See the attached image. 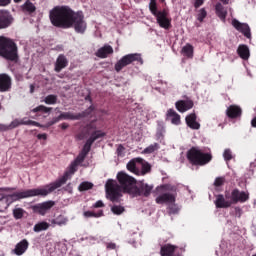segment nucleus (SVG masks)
I'll list each match as a JSON object with an SVG mask.
<instances>
[{"mask_svg":"<svg viewBox=\"0 0 256 256\" xmlns=\"http://www.w3.org/2000/svg\"><path fill=\"white\" fill-rule=\"evenodd\" d=\"M50 23L58 29L73 28L76 33L84 35L87 21L83 12H75L69 6H56L49 12Z\"/></svg>","mask_w":256,"mask_h":256,"instance_id":"nucleus-1","label":"nucleus"},{"mask_svg":"<svg viewBox=\"0 0 256 256\" xmlns=\"http://www.w3.org/2000/svg\"><path fill=\"white\" fill-rule=\"evenodd\" d=\"M116 177L118 182L108 179L105 184L107 199L112 203H119V199L123 197V193L132 195L135 185H137V180L123 171L118 172Z\"/></svg>","mask_w":256,"mask_h":256,"instance_id":"nucleus-2","label":"nucleus"},{"mask_svg":"<svg viewBox=\"0 0 256 256\" xmlns=\"http://www.w3.org/2000/svg\"><path fill=\"white\" fill-rule=\"evenodd\" d=\"M78 166L79 164L74 160V162H72L70 165V170L66 171L64 175L56 182L50 184L49 186H46V188H36L25 190L22 192H16L8 195V199H11V201H20V199H27L29 197H47L49 193H53L55 189H59V187L65 185L67 183V180L71 178V175H73L77 171Z\"/></svg>","mask_w":256,"mask_h":256,"instance_id":"nucleus-3","label":"nucleus"},{"mask_svg":"<svg viewBox=\"0 0 256 256\" xmlns=\"http://www.w3.org/2000/svg\"><path fill=\"white\" fill-rule=\"evenodd\" d=\"M246 201H249V193L235 188L231 192L225 191L224 195H216L214 205L216 209H229L232 205H237V203H246Z\"/></svg>","mask_w":256,"mask_h":256,"instance_id":"nucleus-4","label":"nucleus"},{"mask_svg":"<svg viewBox=\"0 0 256 256\" xmlns=\"http://www.w3.org/2000/svg\"><path fill=\"white\" fill-rule=\"evenodd\" d=\"M0 57L7 61L17 63L19 61V49L17 44L11 38L0 36Z\"/></svg>","mask_w":256,"mask_h":256,"instance_id":"nucleus-5","label":"nucleus"},{"mask_svg":"<svg viewBox=\"0 0 256 256\" xmlns=\"http://www.w3.org/2000/svg\"><path fill=\"white\" fill-rule=\"evenodd\" d=\"M187 159L191 165L203 167V165L211 163L213 155L211 153H204L199 147H192L187 152Z\"/></svg>","mask_w":256,"mask_h":256,"instance_id":"nucleus-6","label":"nucleus"},{"mask_svg":"<svg viewBox=\"0 0 256 256\" xmlns=\"http://www.w3.org/2000/svg\"><path fill=\"white\" fill-rule=\"evenodd\" d=\"M135 61L143 64V58H141V54H138V53L127 54L123 56L118 62H116L114 69L116 73H120V71L125 69V67L129 65H133Z\"/></svg>","mask_w":256,"mask_h":256,"instance_id":"nucleus-7","label":"nucleus"},{"mask_svg":"<svg viewBox=\"0 0 256 256\" xmlns=\"http://www.w3.org/2000/svg\"><path fill=\"white\" fill-rule=\"evenodd\" d=\"M154 187L153 184H147L144 181L136 182L131 195L133 197H150Z\"/></svg>","mask_w":256,"mask_h":256,"instance_id":"nucleus-8","label":"nucleus"},{"mask_svg":"<svg viewBox=\"0 0 256 256\" xmlns=\"http://www.w3.org/2000/svg\"><path fill=\"white\" fill-rule=\"evenodd\" d=\"M95 111V106L91 105L89 108H87L86 110L74 114L71 112H62L60 114L61 119L63 120H69V121H79L81 119H85V117H89L91 115V113H93Z\"/></svg>","mask_w":256,"mask_h":256,"instance_id":"nucleus-9","label":"nucleus"},{"mask_svg":"<svg viewBox=\"0 0 256 256\" xmlns=\"http://www.w3.org/2000/svg\"><path fill=\"white\" fill-rule=\"evenodd\" d=\"M151 13L152 15H154V17H156V21L162 29L169 30V28L171 27V19L167 17V15H169V13H167V10L164 9L162 11H158L156 8L155 12Z\"/></svg>","mask_w":256,"mask_h":256,"instance_id":"nucleus-10","label":"nucleus"},{"mask_svg":"<svg viewBox=\"0 0 256 256\" xmlns=\"http://www.w3.org/2000/svg\"><path fill=\"white\" fill-rule=\"evenodd\" d=\"M107 135L105 132L98 130L91 133L90 137L87 139L80 153H84V155H89L91 151V147L97 141V139H101Z\"/></svg>","mask_w":256,"mask_h":256,"instance_id":"nucleus-11","label":"nucleus"},{"mask_svg":"<svg viewBox=\"0 0 256 256\" xmlns=\"http://www.w3.org/2000/svg\"><path fill=\"white\" fill-rule=\"evenodd\" d=\"M52 207H55V201L49 200L46 202H42L31 207L33 213H37L38 215H46L47 211H49Z\"/></svg>","mask_w":256,"mask_h":256,"instance_id":"nucleus-12","label":"nucleus"},{"mask_svg":"<svg viewBox=\"0 0 256 256\" xmlns=\"http://www.w3.org/2000/svg\"><path fill=\"white\" fill-rule=\"evenodd\" d=\"M232 26L234 27V29H236V31H239V33H242L244 37H246L247 39H251V28L249 27V24L241 23L236 18H233Z\"/></svg>","mask_w":256,"mask_h":256,"instance_id":"nucleus-13","label":"nucleus"},{"mask_svg":"<svg viewBox=\"0 0 256 256\" xmlns=\"http://www.w3.org/2000/svg\"><path fill=\"white\" fill-rule=\"evenodd\" d=\"M13 24V15L9 10L0 9V29H7Z\"/></svg>","mask_w":256,"mask_h":256,"instance_id":"nucleus-14","label":"nucleus"},{"mask_svg":"<svg viewBox=\"0 0 256 256\" xmlns=\"http://www.w3.org/2000/svg\"><path fill=\"white\" fill-rule=\"evenodd\" d=\"M12 80L9 74H0V93H7L11 91Z\"/></svg>","mask_w":256,"mask_h":256,"instance_id":"nucleus-15","label":"nucleus"},{"mask_svg":"<svg viewBox=\"0 0 256 256\" xmlns=\"http://www.w3.org/2000/svg\"><path fill=\"white\" fill-rule=\"evenodd\" d=\"M68 66L69 60L67 59V56L65 54H60L54 64V71L56 73H61V71H63V69H66V67Z\"/></svg>","mask_w":256,"mask_h":256,"instance_id":"nucleus-16","label":"nucleus"},{"mask_svg":"<svg viewBox=\"0 0 256 256\" xmlns=\"http://www.w3.org/2000/svg\"><path fill=\"white\" fill-rule=\"evenodd\" d=\"M193 100H179L175 103V107L179 113H185V111H189V109H193Z\"/></svg>","mask_w":256,"mask_h":256,"instance_id":"nucleus-17","label":"nucleus"},{"mask_svg":"<svg viewBox=\"0 0 256 256\" xmlns=\"http://www.w3.org/2000/svg\"><path fill=\"white\" fill-rule=\"evenodd\" d=\"M226 115L229 119H237L243 115V110L238 105H230L226 110Z\"/></svg>","mask_w":256,"mask_h":256,"instance_id":"nucleus-18","label":"nucleus"},{"mask_svg":"<svg viewBox=\"0 0 256 256\" xmlns=\"http://www.w3.org/2000/svg\"><path fill=\"white\" fill-rule=\"evenodd\" d=\"M109 55H113V47L109 44H105L96 52V57H99V59H107Z\"/></svg>","mask_w":256,"mask_h":256,"instance_id":"nucleus-19","label":"nucleus"},{"mask_svg":"<svg viewBox=\"0 0 256 256\" xmlns=\"http://www.w3.org/2000/svg\"><path fill=\"white\" fill-rule=\"evenodd\" d=\"M185 121H186V125L190 129H194V130L201 129V124H199V122H197V114L191 113V114L187 115L185 118Z\"/></svg>","mask_w":256,"mask_h":256,"instance_id":"nucleus-20","label":"nucleus"},{"mask_svg":"<svg viewBox=\"0 0 256 256\" xmlns=\"http://www.w3.org/2000/svg\"><path fill=\"white\" fill-rule=\"evenodd\" d=\"M175 194L164 193L156 197L155 201L158 205H163L165 203H175Z\"/></svg>","mask_w":256,"mask_h":256,"instance_id":"nucleus-21","label":"nucleus"},{"mask_svg":"<svg viewBox=\"0 0 256 256\" xmlns=\"http://www.w3.org/2000/svg\"><path fill=\"white\" fill-rule=\"evenodd\" d=\"M29 249V241L27 239L21 240L19 243L16 244L14 248L15 255L21 256Z\"/></svg>","mask_w":256,"mask_h":256,"instance_id":"nucleus-22","label":"nucleus"},{"mask_svg":"<svg viewBox=\"0 0 256 256\" xmlns=\"http://www.w3.org/2000/svg\"><path fill=\"white\" fill-rule=\"evenodd\" d=\"M137 163H143V158H134L130 160L127 163V169L130 171V173H134V175H138L139 173V168H137Z\"/></svg>","mask_w":256,"mask_h":256,"instance_id":"nucleus-23","label":"nucleus"},{"mask_svg":"<svg viewBox=\"0 0 256 256\" xmlns=\"http://www.w3.org/2000/svg\"><path fill=\"white\" fill-rule=\"evenodd\" d=\"M21 10L26 15H33L37 11V6L33 4V2L26 0L24 4L21 5Z\"/></svg>","mask_w":256,"mask_h":256,"instance_id":"nucleus-24","label":"nucleus"},{"mask_svg":"<svg viewBox=\"0 0 256 256\" xmlns=\"http://www.w3.org/2000/svg\"><path fill=\"white\" fill-rule=\"evenodd\" d=\"M215 12H216L217 17H219V19L221 21H223V23H225V21L227 19V8H225V6H223V4L217 3L215 6Z\"/></svg>","mask_w":256,"mask_h":256,"instance_id":"nucleus-25","label":"nucleus"},{"mask_svg":"<svg viewBox=\"0 0 256 256\" xmlns=\"http://www.w3.org/2000/svg\"><path fill=\"white\" fill-rule=\"evenodd\" d=\"M237 53L241 59H244V61H247L250 57L249 47L245 44L238 46Z\"/></svg>","mask_w":256,"mask_h":256,"instance_id":"nucleus-26","label":"nucleus"},{"mask_svg":"<svg viewBox=\"0 0 256 256\" xmlns=\"http://www.w3.org/2000/svg\"><path fill=\"white\" fill-rule=\"evenodd\" d=\"M167 117H172L171 123L173 125H181V115H179L174 109H168Z\"/></svg>","mask_w":256,"mask_h":256,"instance_id":"nucleus-27","label":"nucleus"},{"mask_svg":"<svg viewBox=\"0 0 256 256\" xmlns=\"http://www.w3.org/2000/svg\"><path fill=\"white\" fill-rule=\"evenodd\" d=\"M140 165L142 166L141 170H138L137 175H147V173H151V164L149 162H146L145 160H142L140 162Z\"/></svg>","mask_w":256,"mask_h":256,"instance_id":"nucleus-28","label":"nucleus"},{"mask_svg":"<svg viewBox=\"0 0 256 256\" xmlns=\"http://www.w3.org/2000/svg\"><path fill=\"white\" fill-rule=\"evenodd\" d=\"M193 52L194 48L193 45L187 43L183 48H182V54L185 57H188V59H193Z\"/></svg>","mask_w":256,"mask_h":256,"instance_id":"nucleus-29","label":"nucleus"},{"mask_svg":"<svg viewBox=\"0 0 256 256\" xmlns=\"http://www.w3.org/2000/svg\"><path fill=\"white\" fill-rule=\"evenodd\" d=\"M69 219L64 215H59L55 219L51 220L52 225H59V227L63 225H67Z\"/></svg>","mask_w":256,"mask_h":256,"instance_id":"nucleus-30","label":"nucleus"},{"mask_svg":"<svg viewBox=\"0 0 256 256\" xmlns=\"http://www.w3.org/2000/svg\"><path fill=\"white\" fill-rule=\"evenodd\" d=\"M47 229H49V223L40 222L38 224H35L33 231H35V233H41V231H47Z\"/></svg>","mask_w":256,"mask_h":256,"instance_id":"nucleus-31","label":"nucleus"},{"mask_svg":"<svg viewBox=\"0 0 256 256\" xmlns=\"http://www.w3.org/2000/svg\"><path fill=\"white\" fill-rule=\"evenodd\" d=\"M51 111H53V108H49L45 105H39L32 109V113H51Z\"/></svg>","mask_w":256,"mask_h":256,"instance_id":"nucleus-32","label":"nucleus"},{"mask_svg":"<svg viewBox=\"0 0 256 256\" xmlns=\"http://www.w3.org/2000/svg\"><path fill=\"white\" fill-rule=\"evenodd\" d=\"M20 125H30V126H33V127H44L39 122L33 121V120H27V118L21 119L20 120Z\"/></svg>","mask_w":256,"mask_h":256,"instance_id":"nucleus-33","label":"nucleus"},{"mask_svg":"<svg viewBox=\"0 0 256 256\" xmlns=\"http://www.w3.org/2000/svg\"><path fill=\"white\" fill-rule=\"evenodd\" d=\"M44 103H46V105H55L57 103V95L50 94L46 96Z\"/></svg>","mask_w":256,"mask_h":256,"instance_id":"nucleus-34","label":"nucleus"},{"mask_svg":"<svg viewBox=\"0 0 256 256\" xmlns=\"http://www.w3.org/2000/svg\"><path fill=\"white\" fill-rule=\"evenodd\" d=\"M84 217H86V218H89V217H95V218L103 217V210H100L97 213H95L93 211H86V212H84Z\"/></svg>","mask_w":256,"mask_h":256,"instance_id":"nucleus-35","label":"nucleus"},{"mask_svg":"<svg viewBox=\"0 0 256 256\" xmlns=\"http://www.w3.org/2000/svg\"><path fill=\"white\" fill-rule=\"evenodd\" d=\"M111 211L114 215H121L125 213V207L119 206V205H114L111 207Z\"/></svg>","mask_w":256,"mask_h":256,"instance_id":"nucleus-36","label":"nucleus"},{"mask_svg":"<svg viewBox=\"0 0 256 256\" xmlns=\"http://www.w3.org/2000/svg\"><path fill=\"white\" fill-rule=\"evenodd\" d=\"M97 120H92L90 123H88L86 125V129L88 131V133H91V131H93V133H95V131H99L97 130Z\"/></svg>","mask_w":256,"mask_h":256,"instance_id":"nucleus-37","label":"nucleus"},{"mask_svg":"<svg viewBox=\"0 0 256 256\" xmlns=\"http://www.w3.org/2000/svg\"><path fill=\"white\" fill-rule=\"evenodd\" d=\"M25 211L22 208H16L13 210L14 219H23Z\"/></svg>","mask_w":256,"mask_h":256,"instance_id":"nucleus-38","label":"nucleus"},{"mask_svg":"<svg viewBox=\"0 0 256 256\" xmlns=\"http://www.w3.org/2000/svg\"><path fill=\"white\" fill-rule=\"evenodd\" d=\"M205 17H207V10H205V8H202L198 11V14H197V20L200 22V23H203V21L205 20Z\"/></svg>","mask_w":256,"mask_h":256,"instance_id":"nucleus-39","label":"nucleus"},{"mask_svg":"<svg viewBox=\"0 0 256 256\" xmlns=\"http://www.w3.org/2000/svg\"><path fill=\"white\" fill-rule=\"evenodd\" d=\"M93 187V183L91 182H82L78 189L79 191H89V189H91Z\"/></svg>","mask_w":256,"mask_h":256,"instance_id":"nucleus-40","label":"nucleus"},{"mask_svg":"<svg viewBox=\"0 0 256 256\" xmlns=\"http://www.w3.org/2000/svg\"><path fill=\"white\" fill-rule=\"evenodd\" d=\"M170 215H177L179 213V207L175 203H171L168 207Z\"/></svg>","mask_w":256,"mask_h":256,"instance_id":"nucleus-41","label":"nucleus"},{"mask_svg":"<svg viewBox=\"0 0 256 256\" xmlns=\"http://www.w3.org/2000/svg\"><path fill=\"white\" fill-rule=\"evenodd\" d=\"M157 149H159V144L154 143V144H151L150 146H148L147 148H145L144 151L146 153H155V151H157Z\"/></svg>","mask_w":256,"mask_h":256,"instance_id":"nucleus-42","label":"nucleus"},{"mask_svg":"<svg viewBox=\"0 0 256 256\" xmlns=\"http://www.w3.org/2000/svg\"><path fill=\"white\" fill-rule=\"evenodd\" d=\"M161 189H164V191H171L172 193H175L177 191V186L171 184H164L161 186Z\"/></svg>","mask_w":256,"mask_h":256,"instance_id":"nucleus-43","label":"nucleus"},{"mask_svg":"<svg viewBox=\"0 0 256 256\" xmlns=\"http://www.w3.org/2000/svg\"><path fill=\"white\" fill-rule=\"evenodd\" d=\"M21 125V120L15 119L8 125V130L11 131L13 129H17Z\"/></svg>","mask_w":256,"mask_h":256,"instance_id":"nucleus-44","label":"nucleus"},{"mask_svg":"<svg viewBox=\"0 0 256 256\" xmlns=\"http://www.w3.org/2000/svg\"><path fill=\"white\" fill-rule=\"evenodd\" d=\"M223 157L225 161H231V159H233V152L231 151V149H225Z\"/></svg>","mask_w":256,"mask_h":256,"instance_id":"nucleus-45","label":"nucleus"},{"mask_svg":"<svg viewBox=\"0 0 256 256\" xmlns=\"http://www.w3.org/2000/svg\"><path fill=\"white\" fill-rule=\"evenodd\" d=\"M59 121H62L61 115L54 117L51 121L47 122L44 127H52V125L59 123Z\"/></svg>","mask_w":256,"mask_h":256,"instance_id":"nucleus-46","label":"nucleus"},{"mask_svg":"<svg viewBox=\"0 0 256 256\" xmlns=\"http://www.w3.org/2000/svg\"><path fill=\"white\" fill-rule=\"evenodd\" d=\"M225 185V177H217L214 181V187H222Z\"/></svg>","mask_w":256,"mask_h":256,"instance_id":"nucleus-47","label":"nucleus"},{"mask_svg":"<svg viewBox=\"0 0 256 256\" xmlns=\"http://www.w3.org/2000/svg\"><path fill=\"white\" fill-rule=\"evenodd\" d=\"M86 157H87V154L80 152L74 161L76 163H78V165H81V163H83V161H85Z\"/></svg>","mask_w":256,"mask_h":256,"instance_id":"nucleus-48","label":"nucleus"},{"mask_svg":"<svg viewBox=\"0 0 256 256\" xmlns=\"http://www.w3.org/2000/svg\"><path fill=\"white\" fill-rule=\"evenodd\" d=\"M149 9L150 13H155V9H157V0H150Z\"/></svg>","mask_w":256,"mask_h":256,"instance_id":"nucleus-49","label":"nucleus"},{"mask_svg":"<svg viewBox=\"0 0 256 256\" xmlns=\"http://www.w3.org/2000/svg\"><path fill=\"white\" fill-rule=\"evenodd\" d=\"M234 215H235V217L241 218V215H243V210L239 207H235Z\"/></svg>","mask_w":256,"mask_h":256,"instance_id":"nucleus-50","label":"nucleus"},{"mask_svg":"<svg viewBox=\"0 0 256 256\" xmlns=\"http://www.w3.org/2000/svg\"><path fill=\"white\" fill-rule=\"evenodd\" d=\"M94 209H99L101 207H105V204L103 203V201L98 200L96 203L93 204Z\"/></svg>","mask_w":256,"mask_h":256,"instance_id":"nucleus-51","label":"nucleus"},{"mask_svg":"<svg viewBox=\"0 0 256 256\" xmlns=\"http://www.w3.org/2000/svg\"><path fill=\"white\" fill-rule=\"evenodd\" d=\"M203 3H205L204 0H195V2H194L195 9H199L201 7V5H203Z\"/></svg>","mask_w":256,"mask_h":256,"instance_id":"nucleus-52","label":"nucleus"},{"mask_svg":"<svg viewBox=\"0 0 256 256\" xmlns=\"http://www.w3.org/2000/svg\"><path fill=\"white\" fill-rule=\"evenodd\" d=\"M7 5H11V0H0V7H7Z\"/></svg>","mask_w":256,"mask_h":256,"instance_id":"nucleus-53","label":"nucleus"},{"mask_svg":"<svg viewBox=\"0 0 256 256\" xmlns=\"http://www.w3.org/2000/svg\"><path fill=\"white\" fill-rule=\"evenodd\" d=\"M68 193H73V185L71 183L67 184L64 188Z\"/></svg>","mask_w":256,"mask_h":256,"instance_id":"nucleus-54","label":"nucleus"},{"mask_svg":"<svg viewBox=\"0 0 256 256\" xmlns=\"http://www.w3.org/2000/svg\"><path fill=\"white\" fill-rule=\"evenodd\" d=\"M107 249L113 250V249H117V244L110 242L106 245Z\"/></svg>","mask_w":256,"mask_h":256,"instance_id":"nucleus-55","label":"nucleus"},{"mask_svg":"<svg viewBox=\"0 0 256 256\" xmlns=\"http://www.w3.org/2000/svg\"><path fill=\"white\" fill-rule=\"evenodd\" d=\"M123 151H125V147H123V145H119L117 148V155L121 156V153H123Z\"/></svg>","mask_w":256,"mask_h":256,"instance_id":"nucleus-56","label":"nucleus"},{"mask_svg":"<svg viewBox=\"0 0 256 256\" xmlns=\"http://www.w3.org/2000/svg\"><path fill=\"white\" fill-rule=\"evenodd\" d=\"M37 139H39V140L43 139V141H47V134H45V133L38 134Z\"/></svg>","mask_w":256,"mask_h":256,"instance_id":"nucleus-57","label":"nucleus"},{"mask_svg":"<svg viewBox=\"0 0 256 256\" xmlns=\"http://www.w3.org/2000/svg\"><path fill=\"white\" fill-rule=\"evenodd\" d=\"M0 131H9V125L0 124Z\"/></svg>","mask_w":256,"mask_h":256,"instance_id":"nucleus-58","label":"nucleus"},{"mask_svg":"<svg viewBox=\"0 0 256 256\" xmlns=\"http://www.w3.org/2000/svg\"><path fill=\"white\" fill-rule=\"evenodd\" d=\"M60 128L63 130V131H65V129H69V124H67V123H62V124H60Z\"/></svg>","mask_w":256,"mask_h":256,"instance_id":"nucleus-59","label":"nucleus"},{"mask_svg":"<svg viewBox=\"0 0 256 256\" xmlns=\"http://www.w3.org/2000/svg\"><path fill=\"white\" fill-rule=\"evenodd\" d=\"M251 125L256 128V116L251 120Z\"/></svg>","mask_w":256,"mask_h":256,"instance_id":"nucleus-60","label":"nucleus"},{"mask_svg":"<svg viewBox=\"0 0 256 256\" xmlns=\"http://www.w3.org/2000/svg\"><path fill=\"white\" fill-rule=\"evenodd\" d=\"M0 191H15V188H0Z\"/></svg>","mask_w":256,"mask_h":256,"instance_id":"nucleus-61","label":"nucleus"},{"mask_svg":"<svg viewBox=\"0 0 256 256\" xmlns=\"http://www.w3.org/2000/svg\"><path fill=\"white\" fill-rule=\"evenodd\" d=\"M30 93H35V84L30 85Z\"/></svg>","mask_w":256,"mask_h":256,"instance_id":"nucleus-62","label":"nucleus"},{"mask_svg":"<svg viewBox=\"0 0 256 256\" xmlns=\"http://www.w3.org/2000/svg\"><path fill=\"white\" fill-rule=\"evenodd\" d=\"M223 5H229V0H220Z\"/></svg>","mask_w":256,"mask_h":256,"instance_id":"nucleus-63","label":"nucleus"},{"mask_svg":"<svg viewBox=\"0 0 256 256\" xmlns=\"http://www.w3.org/2000/svg\"><path fill=\"white\" fill-rule=\"evenodd\" d=\"M86 101H90V103H93V100L91 99V96H87Z\"/></svg>","mask_w":256,"mask_h":256,"instance_id":"nucleus-64","label":"nucleus"}]
</instances>
